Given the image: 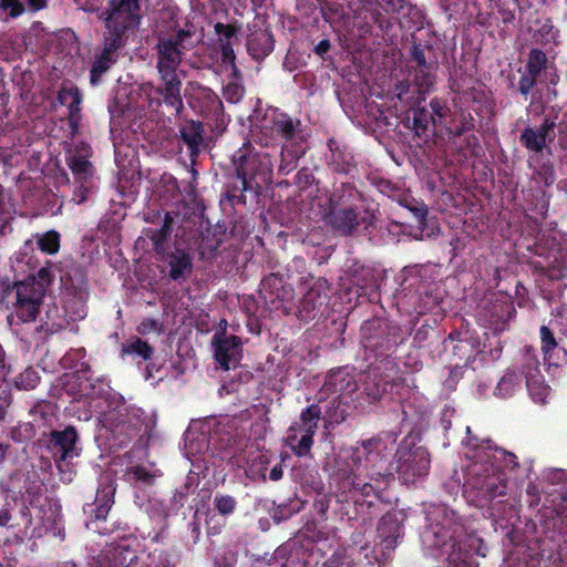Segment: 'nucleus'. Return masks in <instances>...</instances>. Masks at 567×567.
I'll list each match as a JSON object with an SVG mask.
<instances>
[{"mask_svg": "<svg viewBox=\"0 0 567 567\" xmlns=\"http://www.w3.org/2000/svg\"><path fill=\"white\" fill-rule=\"evenodd\" d=\"M465 457L471 464L465 470L464 493L478 501H493L507 492L508 478L505 470L519 467L517 456L493 445L491 440L471 436L467 427Z\"/></svg>", "mask_w": 567, "mask_h": 567, "instance_id": "1", "label": "nucleus"}, {"mask_svg": "<svg viewBox=\"0 0 567 567\" xmlns=\"http://www.w3.org/2000/svg\"><path fill=\"white\" fill-rule=\"evenodd\" d=\"M140 11V0H109L106 10L101 14L105 24L103 49L90 70L92 84H97L117 61L118 51L126 45L128 34L141 24Z\"/></svg>", "mask_w": 567, "mask_h": 567, "instance_id": "2", "label": "nucleus"}, {"mask_svg": "<svg viewBox=\"0 0 567 567\" xmlns=\"http://www.w3.org/2000/svg\"><path fill=\"white\" fill-rule=\"evenodd\" d=\"M78 380V400H104L107 408L104 411V425L114 435L123 436L121 443L138 435L142 426L138 411L131 408L121 394L112 391L106 378H93L90 372L82 374Z\"/></svg>", "mask_w": 567, "mask_h": 567, "instance_id": "3", "label": "nucleus"}, {"mask_svg": "<svg viewBox=\"0 0 567 567\" xmlns=\"http://www.w3.org/2000/svg\"><path fill=\"white\" fill-rule=\"evenodd\" d=\"M251 140L244 143L231 156L235 175L244 185H251L256 193L272 183L274 155L268 151H257Z\"/></svg>", "mask_w": 567, "mask_h": 567, "instance_id": "4", "label": "nucleus"}, {"mask_svg": "<svg viewBox=\"0 0 567 567\" xmlns=\"http://www.w3.org/2000/svg\"><path fill=\"white\" fill-rule=\"evenodd\" d=\"M301 122L279 109L267 110L261 118H258L250 128L251 141L261 147H268L277 138L286 143L301 137Z\"/></svg>", "mask_w": 567, "mask_h": 567, "instance_id": "5", "label": "nucleus"}, {"mask_svg": "<svg viewBox=\"0 0 567 567\" xmlns=\"http://www.w3.org/2000/svg\"><path fill=\"white\" fill-rule=\"evenodd\" d=\"M361 346L367 362L375 361L385 365V361H394L392 350L399 343V328L392 327L383 319L367 320L361 327Z\"/></svg>", "mask_w": 567, "mask_h": 567, "instance_id": "6", "label": "nucleus"}, {"mask_svg": "<svg viewBox=\"0 0 567 567\" xmlns=\"http://www.w3.org/2000/svg\"><path fill=\"white\" fill-rule=\"evenodd\" d=\"M395 471L405 485L415 484L429 475L431 455L426 447L402 440L395 451Z\"/></svg>", "mask_w": 567, "mask_h": 567, "instance_id": "7", "label": "nucleus"}, {"mask_svg": "<svg viewBox=\"0 0 567 567\" xmlns=\"http://www.w3.org/2000/svg\"><path fill=\"white\" fill-rule=\"evenodd\" d=\"M62 287L69 297L64 308L73 320L86 317V301L90 296L89 276L84 266L74 262L61 277Z\"/></svg>", "mask_w": 567, "mask_h": 567, "instance_id": "8", "label": "nucleus"}, {"mask_svg": "<svg viewBox=\"0 0 567 567\" xmlns=\"http://www.w3.org/2000/svg\"><path fill=\"white\" fill-rule=\"evenodd\" d=\"M195 27L186 21L175 34L158 38L156 44V70H177L182 63L185 51L194 48L192 41Z\"/></svg>", "mask_w": 567, "mask_h": 567, "instance_id": "9", "label": "nucleus"}, {"mask_svg": "<svg viewBox=\"0 0 567 567\" xmlns=\"http://www.w3.org/2000/svg\"><path fill=\"white\" fill-rule=\"evenodd\" d=\"M319 404H311L301 411L299 420L292 422L287 431L286 444L295 455L303 457L310 454L313 436L321 419Z\"/></svg>", "mask_w": 567, "mask_h": 567, "instance_id": "10", "label": "nucleus"}, {"mask_svg": "<svg viewBox=\"0 0 567 567\" xmlns=\"http://www.w3.org/2000/svg\"><path fill=\"white\" fill-rule=\"evenodd\" d=\"M360 458V471L364 476L371 480H383V477H394L393 473L386 470L388 446L380 437H370L361 440L357 445L352 446Z\"/></svg>", "mask_w": 567, "mask_h": 567, "instance_id": "11", "label": "nucleus"}, {"mask_svg": "<svg viewBox=\"0 0 567 567\" xmlns=\"http://www.w3.org/2000/svg\"><path fill=\"white\" fill-rule=\"evenodd\" d=\"M396 373L398 365L394 361L388 360L385 365L375 361L368 362V370L361 375L359 384L357 383V391L364 395L368 403L377 402L392 386Z\"/></svg>", "mask_w": 567, "mask_h": 567, "instance_id": "12", "label": "nucleus"}, {"mask_svg": "<svg viewBox=\"0 0 567 567\" xmlns=\"http://www.w3.org/2000/svg\"><path fill=\"white\" fill-rule=\"evenodd\" d=\"M434 535L436 537L435 546L441 547L447 555V560L453 564L465 563L470 557L473 544L480 540L466 535L464 526L461 524L436 525Z\"/></svg>", "mask_w": 567, "mask_h": 567, "instance_id": "13", "label": "nucleus"}, {"mask_svg": "<svg viewBox=\"0 0 567 567\" xmlns=\"http://www.w3.org/2000/svg\"><path fill=\"white\" fill-rule=\"evenodd\" d=\"M190 85L192 92L187 97L189 107L205 118L214 130H224L227 121L219 96L210 87L199 83Z\"/></svg>", "mask_w": 567, "mask_h": 567, "instance_id": "14", "label": "nucleus"}, {"mask_svg": "<svg viewBox=\"0 0 567 567\" xmlns=\"http://www.w3.org/2000/svg\"><path fill=\"white\" fill-rule=\"evenodd\" d=\"M515 316L514 302L507 296H493L484 302L478 312L482 323L495 333L506 330Z\"/></svg>", "mask_w": 567, "mask_h": 567, "instance_id": "15", "label": "nucleus"}, {"mask_svg": "<svg viewBox=\"0 0 567 567\" xmlns=\"http://www.w3.org/2000/svg\"><path fill=\"white\" fill-rule=\"evenodd\" d=\"M14 289L16 301L8 316L9 323L13 326L35 321L43 300L41 291L35 292L32 287L21 284H17Z\"/></svg>", "mask_w": 567, "mask_h": 567, "instance_id": "16", "label": "nucleus"}, {"mask_svg": "<svg viewBox=\"0 0 567 567\" xmlns=\"http://www.w3.org/2000/svg\"><path fill=\"white\" fill-rule=\"evenodd\" d=\"M214 358L224 371L236 368L241 360L243 343L238 336L227 334L226 329L215 332L212 339Z\"/></svg>", "mask_w": 567, "mask_h": 567, "instance_id": "17", "label": "nucleus"}, {"mask_svg": "<svg viewBox=\"0 0 567 567\" xmlns=\"http://www.w3.org/2000/svg\"><path fill=\"white\" fill-rule=\"evenodd\" d=\"M78 441L79 433L75 426L68 425L63 430H52L47 435L45 444L54 462L59 464L79 455L75 446Z\"/></svg>", "mask_w": 567, "mask_h": 567, "instance_id": "18", "label": "nucleus"}, {"mask_svg": "<svg viewBox=\"0 0 567 567\" xmlns=\"http://www.w3.org/2000/svg\"><path fill=\"white\" fill-rule=\"evenodd\" d=\"M330 286L327 279L317 278L303 293L298 305V317L300 320L309 321L315 319L322 308L327 306Z\"/></svg>", "mask_w": 567, "mask_h": 567, "instance_id": "19", "label": "nucleus"}, {"mask_svg": "<svg viewBox=\"0 0 567 567\" xmlns=\"http://www.w3.org/2000/svg\"><path fill=\"white\" fill-rule=\"evenodd\" d=\"M360 468L359 455L353 451L352 446L333 458L331 478L337 483L341 493H347L352 481L359 480L360 476L364 475Z\"/></svg>", "mask_w": 567, "mask_h": 567, "instance_id": "20", "label": "nucleus"}, {"mask_svg": "<svg viewBox=\"0 0 567 567\" xmlns=\"http://www.w3.org/2000/svg\"><path fill=\"white\" fill-rule=\"evenodd\" d=\"M329 154H326L328 168L336 174L353 176L358 165L350 148L340 141L331 137L327 141Z\"/></svg>", "mask_w": 567, "mask_h": 567, "instance_id": "21", "label": "nucleus"}, {"mask_svg": "<svg viewBox=\"0 0 567 567\" xmlns=\"http://www.w3.org/2000/svg\"><path fill=\"white\" fill-rule=\"evenodd\" d=\"M550 68L551 63L543 50L537 48L530 49L525 65L526 72L518 81V92L527 97L537 82L540 81L542 73Z\"/></svg>", "mask_w": 567, "mask_h": 567, "instance_id": "22", "label": "nucleus"}, {"mask_svg": "<svg viewBox=\"0 0 567 567\" xmlns=\"http://www.w3.org/2000/svg\"><path fill=\"white\" fill-rule=\"evenodd\" d=\"M431 51V47H426ZM411 58L415 62L414 82L420 93L429 92L434 85L437 62L429 60L425 55V48L421 44H414L411 49Z\"/></svg>", "mask_w": 567, "mask_h": 567, "instance_id": "23", "label": "nucleus"}, {"mask_svg": "<svg viewBox=\"0 0 567 567\" xmlns=\"http://www.w3.org/2000/svg\"><path fill=\"white\" fill-rule=\"evenodd\" d=\"M362 207H327L326 223L343 236L352 235L360 225Z\"/></svg>", "mask_w": 567, "mask_h": 567, "instance_id": "24", "label": "nucleus"}, {"mask_svg": "<svg viewBox=\"0 0 567 567\" xmlns=\"http://www.w3.org/2000/svg\"><path fill=\"white\" fill-rule=\"evenodd\" d=\"M357 391V381L347 369L339 368L332 370L326 377L320 393L324 395H333L343 399Z\"/></svg>", "mask_w": 567, "mask_h": 567, "instance_id": "25", "label": "nucleus"}, {"mask_svg": "<svg viewBox=\"0 0 567 567\" xmlns=\"http://www.w3.org/2000/svg\"><path fill=\"white\" fill-rule=\"evenodd\" d=\"M377 534L383 555H388L395 549L403 537V526L394 514L386 513L378 523Z\"/></svg>", "mask_w": 567, "mask_h": 567, "instance_id": "26", "label": "nucleus"}, {"mask_svg": "<svg viewBox=\"0 0 567 567\" xmlns=\"http://www.w3.org/2000/svg\"><path fill=\"white\" fill-rule=\"evenodd\" d=\"M394 477H383V480H371L369 476H360L359 480L352 481L347 493H355L361 495L369 506L372 505V501L368 498L372 497L379 501H383V493L389 487Z\"/></svg>", "mask_w": 567, "mask_h": 567, "instance_id": "27", "label": "nucleus"}, {"mask_svg": "<svg viewBox=\"0 0 567 567\" xmlns=\"http://www.w3.org/2000/svg\"><path fill=\"white\" fill-rule=\"evenodd\" d=\"M205 128L200 121L186 120L179 126V135L183 143L186 145L189 156L194 162L199 155L202 148L205 146Z\"/></svg>", "mask_w": 567, "mask_h": 567, "instance_id": "28", "label": "nucleus"}, {"mask_svg": "<svg viewBox=\"0 0 567 567\" xmlns=\"http://www.w3.org/2000/svg\"><path fill=\"white\" fill-rule=\"evenodd\" d=\"M249 30L251 29L249 28ZM274 44L272 33L268 29H257L248 34L246 47L249 55L254 60L260 61L274 51Z\"/></svg>", "mask_w": 567, "mask_h": 567, "instance_id": "29", "label": "nucleus"}, {"mask_svg": "<svg viewBox=\"0 0 567 567\" xmlns=\"http://www.w3.org/2000/svg\"><path fill=\"white\" fill-rule=\"evenodd\" d=\"M240 28L241 27L238 22L228 24L217 22L214 25L216 34L219 35V52L221 64H234V62H236V54L233 48L231 39L236 37Z\"/></svg>", "mask_w": 567, "mask_h": 567, "instance_id": "30", "label": "nucleus"}, {"mask_svg": "<svg viewBox=\"0 0 567 567\" xmlns=\"http://www.w3.org/2000/svg\"><path fill=\"white\" fill-rule=\"evenodd\" d=\"M166 264L168 277L177 282L186 281L193 271V259L190 255L183 249H175L167 254Z\"/></svg>", "mask_w": 567, "mask_h": 567, "instance_id": "31", "label": "nucleus"}, {"mask_svg": "<svg viewBox=\"0 0 567 567\" xmlns=\"http://www.w3.org/2000/svg\"><path fill=\"white\" fill-rule=\"evenodd\" d=\"M542 269L551 280L564 278L567 274V247L553 245L548 250L546 265Z\"/></svg>", "mask_w": 567, "mask_h": 567, "instance_id": "32", "label": "nucleus"}, {"mask_svg": "<svg viewBox=\"0 0 567 567\" xmlns=\"http://www.w3.org/2000/svg\"><path fill=\"white\" fill-rule=\"evenodd\" d=\"M362 194L352 183H341L329 196L328 207H362Z\"/></svg>", "mask_w": 567, "mask_h": 567, "instance_id": "33", "label": "nucleus"}, {"mask_svg": "<svg viewBox=\"0 0 567 567\" xmlns=\"http://www.w3.org/2000/svg\"><path fill=\"white\" fill-rule=\"evenodd\" d=\"M259 292L266 301L271 303H275L277 300L284 301L289 296V290L284 286L282 276L274 272L267 275L261 280Z\"/></svg>", "mask_w": 567, "mask_h": 567, "instance_id": "34", "label": "nucleus"}, {"mask_svg": "<svg viewBox=\"0 0 567 567\" xmlns=\"http://www.w3.org/2000/svg\"><path fill=\"white\" fill-rule=\"evenodd\" d=\"M231 70L228 75V82L224 86L223 93L227 102L229 103H238L245 93V87L243 84L241 73L236 64H223Z\"/></svg>", "mask_w": 567, "mask_h": 567, "instance_id": "35", "label": "nucleus"}, {"mask_svg": "<svg viewBox=\"0 0 567 567\" xmlns=\"http://www.w3.org/2000/svg\"><path fill=\"white\" fill-rule=\"evenodd\" d=\"M305 153L306 148L302 144L282 145L280 148V163L278 166L279 173L287 175L292 172Z\"/></svg>", "mask_w": 567, "mask_h": 567, "instance_id": "36", "label": "nucleus"}, {"mask_svg": "<svg viewBox=\"0 0 567 567\" xmlns=\"http://www.w3.org/2000/svg\"><path fill=\"white\" fill-rule=\"evenodd\" d=\"M52 267L53 264L50 260H47L45 265L42 266L35 274L29 276L24 281L20 284L32 287L35 292L41 291V295L44 297L47 289L51 286L54 279Z\"/></svg>", "mask_w": 567, "mask_h": 567, "instance_id": "37", "label": "nucleus"}, {"mask_svg": "<svg viewBox=\"0 0 567 567\" xmlns=\"http://www.w3.org/2000/svg\"><path fill=\"white\" fill-rule=\"evenodd\" d=\"M86 351L84 348L71 349L61 359L62 365L65 369L75 370L78 379H81L82 374L91 372L90 364L85 361Z\"/></svg>", "mask_w": 567, "mask_h": 567, "instance_id": "38", "label": "nucleus"}, {"mask_svg": "<svg viewBox=\"0 0 567 567\" xmlns=\"http://www.w3.org/2000/svg\"><path fill=\"white\" fill-rule=\"evenodd\" d=\"M523 382L522 374L518 373L515 369H507L504 375L498 381L495 388V395L501 396L503 399L511 398L515 394L517 390L520 389Z\"/></svg>", "mask_w": 567, "mask_h": 567, "instance_id": "39", "label": "nucleus"}, {"mask_svg": "<svg viewBox=\"0 0 567 567\" xmlns=\"http://www.w3.org/2000/svg\"><path fill=\"white\" fill-rule=\"evenodd\" d=\"M115 487L106 484L97 488L95 497L94 518L105 519L112 505L114 504Z\"/></svg>", "mask_w": 567, "mask_h": 567, "instance_id": "40", "label": "nucleus"}, {"mask_svg": "<svg viewBox=\"0 0 567 567\" xmlns=\"http://www.w3.org/2000/svg\"><path fill=\"white\" fill-rule=\"evenodd\" d=\"M68 166L74 175L75 179L82 184L89 182L93 175L92 163L83 155L72 154L68 158ZM84 188L83 185L80 187Z\"/></svg>", "mask_w": 567, "mask_h": 567, "instance_id": "41", "label": "nucleus"}, {"mask_svg": "<svg viewBox=\"0 0 567 567\" xmlns=\"http://www.w3.org/2000/svg\"><path fill=\"white\" fill-rule=\"evenodd\" d=\"M182 89H169L164 86H156L154 92L162 97L157 101V105L162 102L166 107L172 109L175 115H181L184 110V102L181 93Z\"/></svg>", "mask_w": 567, "mask_h": 567, "instance_id": "42", "label": "nucleus"}, {"mask_svg": "<svg viewBox=\"0 0 567 567\" xmlns=\"http://www.w3.org/2000/svg\"><path fill=\"white\" fill-rule=\"evenodd\" d=\"M432 124H434V117L430 110L425 106L413 109L412 128L417 137H427Z\"/></svg>", "mask_w": 567, "mask_h": 567, "instance_id": "43", "label": "nucleus"}, {"mask_svg": "<svg viewBox=\"0 0 567 567\" xmlns=\"http://www.w3.org/2000/svg\"><path fill=\"white\" fill-rule=\"evenodd\" d=\"M58 101L61 105H66L70 116L73 117L80 113V104L82 95L78 86L65 87L62 86L58 92Z\"/></svg>", "mask_w": 567, "mask_h": 567, "instance_id": "44", "label": "nucleus"}, {"mask_svg": "<svg viewBox=\"0 0 567 567\" xmlns=\"http://www.w3.org/2000/svg\"><path fill=\"white\" fill-rule=\"evenodd\" d=\"M174 218L171 213H166L164 216V223L162 227L155 229H148L147 237L154 245L155 250H158L169 238L173 230Z\"/></svg>", "mask_w": 567, "mask_h": 567, "instance_id": "45", "label": "nucleus"}, {"mask_svg": "<svg viewBox=\"0 0 567 567\" xmlns=\"http://www.w3.org/2000/svg\"><path fill=\"white\" fill-rule=\"evenodd\" d=\"M250 190L256 193V189L251 185H244V181H239V184L227 185L224 196L231 207L239 205L245 206L247 203L245 193Z\"/></svg>", "mask_w": 567, "mask_h": 567, "instance_id": "46", "label": "nucleus"}, {"mask_svg": "<svg viewBox=\"0 0 567 567\" xmlns=\"http://www.w3.org/2000/svg\"><path fill=\"white\" fill-rule=\"evenodd\" d=\"M527 391L536 403H545L549 394V386L545 384L543 374L525 380Z\"/></svg>", "mask_w": 567, "mask_h": 567, "instance_id": "47", "label": "nucleus"}, {"mask_svg": "<svg viewBox=\"0 0 567 567\" xmlns=\"http://www.w3.org/2000/svg\"><path fill=\"white\" fill-rule=\"evenodd\" d=\"M519 141L527 151L536 154L542 153L546 146L545 137L529 126L522 132Z\"/></svg>", "mask_w": 567, "mask_h": 567, "instance_id": "48", "label": "nucleus"}, {"mask_svg": "<svg viewBox=\"0 0 567 567\" xmlns=\"http://www.w3.org/2000/svg\"><path fill=\"white\" fill-rule=\"evenodd\" d=\"M475 127V120L472 113L467 110H461L454 121L451 134L455 137H461L465 133L473 131Z\"/></svg>", "mask_w": 567, "mask_h": 567, "instance_id": "49", "label": "nucleus"}, {"mask_svg": "<svg viewBox=\"0 0 567 567\" xmlns=\"http://www.w3.org/2000/svg\"><path fill=\"white\" fill-rule=\"evenodd\" d=\"M518 373L522 374V378L525 380L528 378L542 375L539 370V361L535 354V351L530 348H526V351L523 354L522 367Z\"/></svg>", "mask_w": 567, "mask_h": 567, "instance_id": "50", "label": "nucleus"}, {"mask_svg": "<svg viewBox=\"0 0 567 567\" xmlns=\"http://www.w3.org/2000/svg\"><path fill=\"white\" fill-rule=\"evenodd\" d=\"M122 351L126 354H136L143 360H148L154 353V348L141 338H135L132 341L124 343Z\"/></svg>", "mask_w": 567, "mask_h": 567, "instance_id": "51", "label": "nucleus"}, {"mask_svg": "<svg viewBox=\"0 0 567 567\" xmlns=\"http://www.w3.org/2000/svg\"><path fill=\"white\" fill-rule=\"evenodd\" d=\"M37 244L42 252L54 255L60 249V234L55 230H49L44 234L37 235Z\"/></svg>", "mask_w": 567, "mask_h": 567, "instance_id": "52", "label": "nucleus"}, {"mask_svg": "<svg viewBox=\"0 0 567 567\" xmlns=\"http://www.w3.org/2000/svg\"><path fill=\"white\" fill-rule=\"evenodd\" d=\"M348 405L343 402V399L339 396H332L329 401V406L326 410V415L330 423H341L347 417Z\"/></svg>", "mask_w": 567, "mask_h": 567, "instance_id": "53", "label": "nucleus"}, {"mask_svg": "<svg viewBox=\"0 0 567 567\" xmlns=\"http://www.w3.org/2000/svg\"><path fill=\"white\" fill-rule=\"evenodd\" d=\"M221 239L216 236H206L199 245V252L203 259L213 260L219 252Z\"/></svg>", "mask_w": 567, "mask_h": 567, "instance_id": "54", "label": "nucleus"}, {"mask_svg": "<svg viewBox=\"0 0 567 567\" xmlns=\"http://www.w3.org/2000/svg\"><path fill=\"white\" fill-rule=\"evenodd\" d=\"M214 507L220 515L229 516L236 511L237 501L230 495L217 493L214 497Z\"/></svg>", "mask_w": 567, "mask_h": 567, "instance_id": "55", "label": "nucleus"}, {"mask_svg": "<svg viewBox=\"0 0 567 567\" xmlns=\"http://www.w3.org/2000/svg\"><path fill=\"white\" fill-rule=\"evenodd\" d=\"M40 377L32 368L25 369L16 379V384L19 389L31 390L39 383Z\"/></svg>", "mask_w": 567, "mask_h": 567, "instance_id": "56", "label": "nucleus"}, {"mask_svg": "<svg viewBox=\"0 0 567 567\" xmlns=\"http://www.w3.org/2000/svg\"><path fill=\"white\" fill-rule=\"evenodd\" d=\"M159 84L169 89H182V80L177 70H157Z\"/></svg>", "mask_w": 567, "mask_h": 567, "instance_id": "57", "label": "nucleus"}, {"mask_svg": "<svg viewBox=\"0 0 567 567\" xmlns=\"http://www.w3.org/2000/svg\"><path fill=\"white\" fill-rule=\"evenodd\" d=\"M540 341H542V350L544 352L545 358H550V352L557 348V342L554 337L553 331L547 326L540 327Z\"/></svg>", "mask_w": 567, "mask_h": 567, "instance_id": "58", "label": "nucleus"}, {"mask_svg": "<svg viewBox=\"0 0 567 567\" xmlns=\"http://www.w3.org/2000/svg\"><path fill=\"white\" fill-rule=\"evenodd\" d=\"M34 435V427L30 422L19 424L17 427H13L11 430V439L14 442H25L33 437Z\"/></svg>", "mask_w": 567, "mask_h": 567, "instance_id": "59", "label": "nucleus"}, {"mask_svg": "<svg viewBox=\"0 0 567 567\" xmlns=\"http://www.w3.org/2000/svg\"><path fill=\"white\" fill-rule=\"evenodd\" d=\"M190 483H185L181 487L176 488L172 497V504L175 509H181L184 507L185 502L190 493Z\"/></svg>", "mask_w": 567, "mask_h": 567, "instance_id": "60", "label": "nucleus"}, {"mask_svg": "<svg viewBox=\"0 0 567 567\" xmlns=\"http://www.w3.org/2000/svg\"><path fill=\"white\" fill-rule=\"evenodd\" d=\"M0 9L9 10V17L12 19L20 17L25 11L20 0H0Z\"/></svg>", "mask_w": 567, "mask_h": 567, "instance_id": "61", "label": "nucleus"}, {"mask_svg": "<svg viewBox=\"0 0 567 567\" xmlns=\"http://www.w3.org/2000/svg\"><path fill=\"white\" fill-rule=\"evenodd\" d=\"M434 329L430 324H422L413 334V343L419 348H424Z\"/></svg>", "mask_w": 567, "mask_h": 567, "instance_id": "62", "label": "nucleus"}, {"mask_svg": "<svg viewBox=\"0 0 567 567\" xmlns=\"http://www.w3.org/2000/svg\"><path fill=\"white\" fill-rule=\"evenodd\" d=\"M237 563V556L234 551L225 549L221 554L215 558V564L218 567H234Z\"/></svg>", "mask_w": 567, "mask_h": 567, "instance_id": "63", "label": "nucleus"}, {"mask_svg": "<svg viewBox=\"0 0 567 567\" xmlns=\"http://www.w3.org/2000/svg\"><path fill=\"white\" fill-rule=\"evenodd\" d=\"M159 322L153 318L143 319L137 326V331L141 334H148L152 332H159Z\"/></svg>", "mask_w": 567, "mask_h": 567, "instance_id": "64", "label": "nucleus"}]
</instances>
